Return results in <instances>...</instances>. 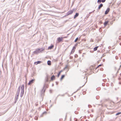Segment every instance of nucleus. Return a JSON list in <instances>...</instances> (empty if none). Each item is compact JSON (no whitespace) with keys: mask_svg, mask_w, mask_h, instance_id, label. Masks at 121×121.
Segmentation results:
<instances>
[{"mask_svg":"<svg viewBox=\"0 0 121 121\" xmlns=\"http://www.w3.org/2000/svg\"><path fill=\"white\" fill-rule=\"evenodd\" d=\"M121 114V112H119V113H117L116 114V115H119L120 114Z\"/></svg>","mask_w":121,"mask_h":121,"instance_id":"nucleus-18","label":"nucleus"},{"mask_svg":"<svg viewBox=\"0 0 121 121\" xmlns=\"http://www.w3.org/2000/svg\"><path fill=\"white\" fill-rule=\"evenodd\" d=\"M102 65H103V64H101V65H99L96 68V69L97 68L99 67H100V66H101Z\"/></svg>","mask_w":121,"mask_h":121,"instance_id":"nucleus-17","label":"nucleus"},{"mask_svg":"<svg viewBox=\"0 0 121 121\" xmlns=\"http://www.w3.org/2000/svg\"><path fill=\"white\" fill-rule=\"evenodd\" d=\"M40 50V49H38L37 50L38 51H39V50Z\"/></svg>","mask_w":121,"mask_h":121,"instance_id":"nucleus-27","label":"nucleus"},{"mask_svg":"<svg viewBox=\"0 0 121 121\" xmlns=\"http://www.w3.org/2000/svg\"><path fill=\"white\" fill-rule=\"evenodd\" d=\"M75 50H73V49H72V50L71 52V53L72 54L73 53H74V52H75Z\"/></svg>","mask_w":121,"mask_h":121,"instance_id":"nucleus-14","label":"nucleus"},{"mask_svg":"<svg viewBox=\"0 0 121 121\" xmlns=\"http://www.w3.org/2000/svg\"><path fill=\"white\" fill-rule=\"evenodd\" d=\"M36 106H37V105H38V104H36Z\"/></svg>","mask_w":121,"mask_h":121,"instance_id":"nucleus-28","label":"nucleus"},{"mask_svg":"<svg viewBox=\"0 0 121 121\" xmlns=\"http://www.w3.org/2000/svg\"><path fill=\"white\" fill-rule=\"evenodd\" d=\"M55 79V76L54 75H53L51 77V80L52 81L53 80Z\"/></svg>","mask_w":121,"mask_h":121,"instance_id":"nucleus-6","label":"nucleus"},{"mask_svg":"<svg viewBox=\"0 0 121 121\" xmlns=\"http://www.w3.org/2000/svg\"><path fill=\"white\" fill-rule=\"evenodd\" d=\"M51 61H48V64L49 65H51Z\"/></svg>","mask_w":121,"mask_h":121,"instance_id":"nucleus-13","label":"nucleus"},{"mask_svg":"<svg viewBox=\"0 0 121 121\" xmlns=\"http://www.w3.org/2000/svg\"><path fill=\"white\" fill-rule=\"evenodd\" d=\"M60 73H59H59H58V75H57V77H59V76H60Z\"/></svg>","mask_w":121,"mask_h":121,"instance_id":"nucleus-20","label":"nucleus"},{"mask_svg":"<svg viewBox=\"0 0 121 121\" xmlns=\"http://www.w3.org/2000/svg\"><path fill=\"white\" fill-rule=\"evenodd\" d=\"M54 46L53 45H52L51 46L49 47L48 48V49L49 50L50 49H51L52 48L54 47Z\"/></svg>","mask_w":121,"mask_h":121,"instance_id":"nucleus-7","label":"nucleus"},{"mask_svg":"<svg viewBox=\"0 0 121 121\" xmlns=\"http://www.w3.org/2000/svg\"><path fill=\"white\" fill-rule=\"evenodd\" d=\"M78 57V55H77V54H75V57Z\"/></svg>","mask_w":121,"mask_h":121,"instance_id":"nucleus-22","label":"nucleus"},{"mask_svg":"<svg viewBox=\"0 0 121 121\" xmlns=\"http://www.w3.org/2000/svg\"><path fill=\"white\" fill-rule=\"evenodd\" d=\"M66 38V37H59L57 39V40L58 42H60L61 41H62L63 40V39L64 38Z\"/></svg>","mask_w":121,"mask_h":121,"instance_id":"nucleus-1","label":"nucleus"},{"mask_svg":"<svg viewBox=\"0 0 121 121\" xmlns=\"http://www.w3.org/2000/svg\"><path fill=\"white\" fill-rule=\"evenodd\" d=\"M62 71V70H61L59 72L61 73V72Z\"/></svg>","mask_w":121,"mask_h":121,"instance_id":"nucleus-25","label":"nucleus"},{"mask_svg":"<svg viewBox=\"0 0 121 121\" xmlns=\"http://www.w3.org/2000/svg\"><path fill=\"white\" fill-rule=\"evenodd\" d=\"M76 46H75L73 47L72 48V49L74 50H75L76 48Z\"/></svg>","mask_w":121,"mask_h":121,"instance_id":"nucleus-16","label":"nucleus"},{"mask_svg":"<svg viewBox=\"0 0 121 121\" xmlns=\"http://www.w3.org/2000/svg\"><path fill=\"white\" fill-rule=\"evenodd\" d=\"M101 2V0H98L97 1L98 3H100Z\"/></svg>","mask_w":121,"mask_h":121,"instance_id":"nucleus-21","label":"nucleus"},{"mask_svg":"<svg viewBox=\"0 0 121 121\" xmlns=\"http://www.w3.org/2000/svg\"><path fill=\"white\" fill-rule=\"evenodd\" d=\"M79 15V14L78 13H76L74 16V19H75Z\"/></svg>","mask_w":121,"mask_h":121,"instance_id":"nucleus-5","label":"nucleus"},{"mask_svg":"<svg viewBox=\"0 0 121 121\" xmlns=\"http://www.w3.org/2000/svg\"><path fill=\"white\" fill-rule=\"evenodd\" d=\"M72 57L70 56V59H72Z\"/></svg>","mask_w":121,"mask_h":121,"instance_id":"nucleus-26","label":"nucleus"},{"mask_svg":"<svg viewBox=\"0 0 121 121\" xmlns=\"http://www.w3.org/2000/svg\"><path fill=\"white\" fill-rule=\"evenodd\" d=\"M73 10H71L69 11L68 12V13H67V14H68L67 15H69L73 13Z\"/></svg>","mask_w":121,"mask_h":121,"instance_id":"nucleus-3","label":"nucleus"},{"mask_svg":"<svg viewBox=\"0 0 121 121\" xmlns=\"http://www.w3.org/2000/svg\"><path fill=\"white\" fill-rule=\"evenodd\" d=\"M98 47H96L95 48H94V51H95L97 50V49L98 48Z\"/></svg>","mask_w":121,"mask_h":121,"instance_id":"nucleus-12","label":"nucleus"},{"mask_svg":"<svg viewBox=\"0 0 121 121\" xmlns=\"http://www.w3.org/2000/svg\"><path fill=\"white\" fill-rule=\"evenodd\" d=\"M65 75H62L60 78V80H62L64 78Z\"/></svg>","mask_w":121,"mask_h":121,"instance_id":"nucleus-11","label":"nucleus"},{"mask_svg":"<svg viewBox=\"0 0 121 121\" xmlns=\"http://www.w3.org/2000/svg\"><path fill=\"white\" fill-rule=\"evenodd\" d=\"M103 6V4H101L99 6V7H98V9H100V8L102 7Z\"/></svg>","mask_w":121,"mask_h":121,"instance_id":"nucleus-10","label":"nucleus"},{"mask_svg":"<svg viewBox=\"0 0 121 121\" xmlns=\"http://www.w3.org/2000/svg\"><path fill=\"white\" fill-rule=\"evenodd\" d=\"M106 0H102L101 1L102 2H104Z\"/></svg>","mask_w":121,"mask_h":121,"instance_id":"nucleus-23","label":"nucleus"},{"mask_svg":"<svg viewBox=\"0 0 121 121\" xmlns=\"http://www.w3.org/2000/svg\"><path fill=\"white\" fill-rule=\"evenodd\" d=\"M78 38H77L76 39H75L74 42H76L78 40Z\"/></svg>","mask_w":121,"mask_h":121,"instance_id":"nucleus-19","label":"nucleus"},{"mask_svg":"<svg viewBox=\"0 0 121 121\" xmlns=\"http://www.w3.org/2000/svg\"><path fill=\"white\" fill-rule=\"evenodd\" d=\"M41 62L40 61H38L37 62H35L34 64L35 65H37V64H40L41 63Z\"/></svg>","mask_w":121,"mask_h":121,"instance_id":"nucleus-8","label":"nucleus"},{"mask_svg":"<svg viewBox=\"0 0 121 121\" xmlns=\"http://www.w3.org/2000/svg\"><path fill=\"white\" fill-rule=\"evenodd\" d=\"M110 10V9L109 8H108L106 10V11H105V14H107L109 12V11Z\"/></svg>","mask_w":121,"mask_h":121,"instance_id":"nucleus-4","label":"nucleus"},{"mask_svg":"<svg viewBox=\"0 0 121 121\" xmlns=\"http://www.w3.org/2000/svg\"><path fill=\"white\" fill-rule=\"evenodd\" d=\"M35 79H33L30 81L28 84V85H30L33 83L35 81Z\"/></svg>","mask_w":121,"mask_h":121,"instance_id":"nucleus-2","label":"nucleus"},{"mask_svg":"<svg viewBox=\"0 0 121 121\" xmlns=\"http://www.w3.org/2000/svg\"><path fill=\"white\" fill-rule=\"evenodd\" d=\"M21 88L22 89H24V85H22L21 86Z\"/></svg>","mask_w":121,"mask_h":121,"instance_id":"nucleus-15","label":"nucleus"},{"mask_svg":"<svg viewBox=\"0 0 121 121\" xmlns=\"http://www.w3.org/2000/svg\"><path fill=\"white\" fill-rule=\"evenodd\" d=\"M108 22V21H106L104 23V25L105 26H106L107 25V24Z\"/></svg>","mask_w":121,"mask_h":121,"instance_id":"nucleus-9","label":"nucleus"},{"mask_svg":"<svg viewBox=\"0 0 121 121\" xmlns=\"http://www.w3.org/2000/svg\"><path fill=\"white\" fill-rule=\"evenodd\" d=\"M18 98V95H17V97L16 98V99L17 100Z\"/></svg>","mask_w":121,"mask_h":121,"instance_id":"nucleus-24","label":"nucleus"}]
</instances>
